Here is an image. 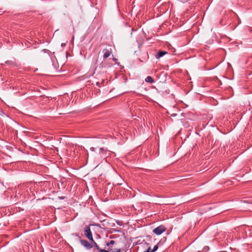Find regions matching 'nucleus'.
Segmentation results:
<instances>
[{"instance_id":"f257e3e1","label":"nucleus","mask_w":252,"mask_h":252,"mask_svg":"<svg viewBox=\"0 0 252 252\" xmlns=\"http://www.w3.org/2000/svg\"><path fill=\"white\" fill-rule=\"evenodd\" d=\"M93 243V246H94L96 250L99 251V252H121V249H116L114 251H112V249H110V248L108 249V251L101 249L96 243V242L94 240V242H91Z\"/></svg>"},{"instance_id":"f03ea898","label":"nucleus","mask_w":252,"mask_h":252,"mask_svg":"<svg viewBox=\"0 0 252 252\" xmlns=\"http://www.w3.org/2000/svg\"><path fill=\"white\" fill-rule=\"evenodd\" d=\"M84 234L91 242H94L93 235L89 226L86 225L84 228Z\"/></svg>"},{"instance_id":"7ed1b4c3","label":"nucleus","mask_w":252,"mask_h":252,"mask_svg":"<svg viewBox=\"0 0 252 252\" xmlns=\"http://www.w3.org/2000/svg\"><path fill=\"white\" fill-rule=\"evenodd\" d=\"M166 229V228L163 225H160L153 230V232L157 235L161 234Z\"/></svg>"},{"instance_id":"20e7f679","label":"nucleus","mask_w":252,"mask_h":252,"mask_svg":"<svg viewBox=\"0 0 252 252\" xmlns=\"http://www.w3.org/2000/svg\"><path fill=\"white\" fill-rule=\"evenodd\" d=\"M102 52L103 53V59L105 60L109 57L110 55L112 54V50L111 47L109 46L108 47L102 50Z\"/></svg>"},{"instance_id":"39448f33","label":"nucleus","mask_w":252,"mask_h":252,"mask_svg":"<svg viewBox=\"0 0 252 252\" xmlns=\"http://www.w3.org/2000/svg\"><path fill=\"white\" fill-rule=\"evenodd\" d=\"M80 242L82 245L85 247L87 249L90 250L93 247L92 244H90L86 240L80 239Z\"/></svg>"},{"instance_id":"423d86ee","label":"nucleus","mask_w":252,"mask_h":252,"mask_svg":"<svg viewBox=\"0 0 252 252\" xmlns=\"http://www.w3.org/2000/svg\"><path fill=\"white\" fill-rule=\"evenodd\" d=\"M145 81L146 82L149 83L151 84L154 83L155 82V80H154V79L150 76H147L145 78Z\"/></svg>"},{"instance_id":"0eeeda50","label":"nucleus","mask_w":252,"mask_h":252,"mask_svg":"<svg viewBox=\"0 0 252 252\" xmlns=\"http://www.w3.org/2000/svg\"><path fill=\"white\" fill-rule=\"evenodd\" d=\"M167 53L165 51H159L158 53L156 55V57L157 59H158L162 56H163L164 55L167 54Z\"/></svg>"},{"instance_id":"6e6552de","label":"nucleus","mask_w":252,"mask_h":252,"mask_svg":"<svg viewBox=\"0 0 252 252\" xmlns=\"http://www.w3.org/2000/svg\"><path fill=\"white\" fill-rule=\"evenodd\" d=\"M249 230V227L248 226L244 225L243 226H241L239 228L240 231H243L245 233H247V231Z\"/></svg>"},{"instance_id":"1a4fd4ad","label":"nucleus","mask_w":252,"mask_h":252,"mask_svg":"<svg viewBox=\"0 0 252 252\" xmlns=\"http://www.w3.org/2000/svg\"><path fill=\"white\" fill-rule=\"evenodd\" d=\"M115 243V241L114 240H111L110 242L107 243L106 244V245L109 247L108 248L112 249V245L114 244Z\"/></svg>"},{"instance_id":"9d476101","label":"nucleus","mask_w":252,"mask_h":252,"mask_svg":"<svg viewBox=\"0 0 252 252\" xmlns=\"http://www.w3.org/2000/svg\"><path fill=\"white\" fill-rule=\"evenodd\" d=\"M158 245H156L154 246L153 249L151 251H150V252H156L158 249Z\"/></svg>"},{"instance_id":"9b49d317","label":"nucleus","mask_w":252,"mask_h":252,"mask_svg":"<svg viewBox=\"0 0 252 252\" xmlns=\"http://www.w3.org/2000/svg\"><path fill=\"white\" fill-rule=\"evenodd\" d=\"M4 115H5V113L1 110H0V115L3 116Z\"/></svg>"}]
</instances>
